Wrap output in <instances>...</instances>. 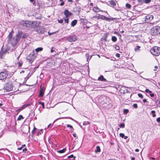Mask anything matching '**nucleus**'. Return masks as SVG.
I'll use <instances>...</instances> for the list:
<instances>
[{
  "label": "nucleus",
  "instance_id": "nucleus-1",
  "mask_svg": "<svg viewBox=\"0 0 160 160\" xmlns=\"http://www.w3.org/2000/svg\"><path fill=\"white\" fill-rule=\"evenodd\" d=\"M14 86V82L12 79H9L6 82L4 89L7 92H10L13 90Z\"/></svg>",
  "mask_w": 160,
  "mask_h": 160
},
{
  "label": "nucleus",
  "instance_id": "nucleus-2",
  "mask_svg": "<svg viewBox=\"0 0 160 160\" xmlns=\"http://www.w3.org/2000/svg\"><path fill=\"white\" fill-rule=\"evenodd\" d=\"M23 33L22 32H19L15 36L13 37L10 40L11 44L13 46H15L19 42Z\"/></svg>",
  "mask_w": 160,
  "mask_h": 160
},
{
  "label": "nucleus",
  "instance_id": "nucleus-3",
  "mask_svg": "<svg viewBox=\"0 0 160 160\" xmlns=\"http://www.w3.org/2000/svg\"><path fill=\"white\" fill-rule=\"evenodd\" d=\"M11 74L5 70L0 72V80L5 81L6 79L11 77Z\"/></svg>",
  "mask_w": 160,
  "mask_h": 160
},
{
  "label": "nucleus",
  "instance_id": "nucleus-4",
  "mask_svg": "<svg viewBox=\"0 0 160 160\" xmlns=\"http://www.w3.org/2000/svg\"><path fill=\"white\" fill-rule=\"evenodd\" d=\"M98 102L102 104L104 103L108 104L110 103L111 100L110 98L107 96H102L99 98Z\"/></svg>",
  "mask_w": 160,
  "mask_h": 160
},
{
  "label": "nucleus",
  "instance_id": "nucleus-5",
  "mask_svg": "<svg viewBox=\"0 0 160 160\" xmlns=\"http://www.w3.org/2000/svg\"><path fill=\"white\" fill-rule=\"evenodd\" d=\"M150 51L152 55L156 56H158L160 54V48L157 46L152 48Z\"/></svg>",
  "mask_w": 160,
  "mask_h": 160
},
{
  "label": "nucleus",
  "instance_id": "nucleus-6",
  "mask_svg": "<svg viewBox=\"0 0 160 160\" xmlns=\"http://www.w3.org/2000/svg\"><path fill=\"white\" fill-rule=\"evenodd\" d=\"M151 34L152 36H157L160 33V27L158 26H155L153 27L151 30Z\"/></svg>",
  "mask_w": 160,
  "mask_h": 160
},
{
  "label": "nucleus",
  "instance_id": "nucleus-7",
  "mask_svg": "<svg viewBox=\"0 0 160 160\" xmlns=\"http://www.w3.org/2000/svg\"><path fill=\"white\" fill-rule=\"evenodd\" d=\"M23 25L27 27L34 28L37 26V23L35 21L32 22L30 21H27L23 24Z\"/></svg>",
  "mask_w": 160,
  "mask_h": 160
},
{
  "label": "nucleus",
  "instance_id": "nucleus-8",
  "mask_svg": "<svg viewBox=\"0 0 160 160\" xmlns=\"http://www.w3.org/2000/svg\"><path fill=\"white\" fill-rule=\"evenodd\" d=\"M36 57V55L34 54V52H32L27 58V59L31 63H32Z\"/></svg>",
  "mask_w": 160,
  "mask_h": 160
},
{
  "label": "nucleus",
  "instance_id": "nucleus-9",
  "mask_svg": "<svg viewBox=\"0 0 160 160\" xmlns=\"http://www.w3.org/2000/svg\"><path fill=\"white\" fill-rule=\"evenodd\" d=\"M67 40L68 42H73L77 40V37L76 35H72L67 37Z\"/></svg>",
  "mask_w": 160,
  "mask_h": 160
},
{
  "label": "nucleus",
  "instance_id": "nucleus-10",
  "mask_svg": "<svg viewBox=\"0 0 160 160\" xmlns=\"http://www.w3.org/2000/svg\"><path fill=\"white\" fill-rule=\"evenodd\" d=\"M118 90H119L121 93H124L126 92L125 91L124 89H125V87L121 85H118L117 88Z\"/></svg>",
  "mask_w": 160,
  "mask_h": 160
},
{
  "label": "nucleus",
  "instance_id": "nucleus-11",
  "mask_svg": "<svg viewBox=\"0 0 160 160\" xmlns=\"http://www.w3.org/2000/svg\"><path fill=\"white\" fill-rule=\"evenodd\" d=\"M7 50L6 49H2L0 52V58H2L3 56L5 55L7 52Z\"/></svg>",
  "mask_w": 160,
  "mask_h": 160
},
{
  "label": "nucleus",
  "instance_id": "nucleus-12",
  "mask_svg": "<svg viewBox=\"0 0 160 160\" xmlns=\"http://www.w3.org/2000/svg\"><path fill=\"white\" fill-rule=\"evenodd\" d=\"M145 19L146 22L151 21L153 19V17L152 15H148L145 17Z\"/></svg>",
  "mask_w": 160,
  "mask_h": 160
},
{
  "label": "nucleus",
  "instance_id": "nucleus-13",
  "mask_svg": "<svg viewBox=\"0 0 160 160\" xmlns=\"http://www.w3.org/2000/svg\"><path fill=\"white\" fill-rule=\"evenodd\" d=\"M59 107L61 111H62V113L68 110V108L66 107L65 106L64 104L61 105L59 106Z\"/></svg>",
  "mask_w": 160,
  "mask_h": 160
},
{
  "label": "nucleus",
  "instance_id": "nucleus-14",
  "mask_svg": "<svg viewBox=\"0 0 160 160\" xmlns=\"http://www.w3.org/2000/svg\"><path fill=\"white\" fill-rule=\"evenodd\" d=\"M64 14L65 15L66 18H68V17L72 15V13L69 12L68 10H66L64 11Z\"/></svg>",
  "mask_w": 160,
  "mask_h": 160
},
{
  "label": "nucleus",
  "instance_id": "nucleus-15",
  "mask_svg": "<svg viewBox=\"0 0 160 160\" xmlns=\"http://www.w3.org/2000/svg\"><path fill=\"white\" fill-rule=\"evenodd\" d=\"M98 80L102 82L106 81V80L105 79L102 75H101L98 78Z\"/></svg>",
  "mask_w": 160,
  "mask_h": 160
},
{
  "label": "nucleus",
  "instance_id": "nucleus-16",
  "mask_svg": "<svg viewBox=\"0 0 160 160\" xmlns=\"http://www.w3.org/2000/svg\"><path fill=\"white\" fill-rule=\"evenodd\" d=\"M44 89L42 88H41L39 91V96L42 97L44 94Z\"/></svg>",
  "mask_w": 160,
  "mask_h": 160
},
{
  "label": "nucleus",
  "instance_id": "nucleus-17",
  "mask_svg": "<svg viewBox=\"0 0 160 160\" xmlns=\"http://www.w3.org/2000/svg\"><path fill=\"white\" fill-rule=\"evenodd\" d=\"M77 23V20H73L71 23V26L72 27L74 26Z\"/></svg>",
  "mask_w": 160,
  "mask_h": 160
},
{
  "label": "nucleus",
  "instance_id": "nucleus-18",
  "mask_svg": "<svg viewBox=\"0 0 160 160\" xmlns=\"http://www.w3.org/2000/svg\"><path fill=\"white\" fill-rule=\"evenodd\" d=\"M93 10L95 12H98L100 11V9L97 7H94L93 8Z\"/></svg>",
  "mask_w": 160,
  "mask_h": 160
},
{
  "label": "nucleus",
  "instance_id": "nucleus-19",
  "mask_svg": "<svg viewBox=\"0 0 160 160\" xmlns=\"http://www.w3.org/2000/svg\"><path fill=\"white\" fill-rule=\"evenodd\" d=\"M109 2H110V4L113 6H115L116 5V3L114 1L111 0V1H110Z\"/></svg>",
  "mask_w": 160,
  "mask_h": 160
},
{
  "label": "nucleus",
  "instance_id": "nucleus-20",
  "mask_svg": "<svg viewBox=\"0 0 160 160\" xmlns=\"http://www.w3.org/2000/svg\"><path fill=\"white\" fill-rule=\"evenodd\" d=\"M108 33H106L104 34V35L103 36V37L104 38V39L105 41H107V37L108 35Z\"/></svg>",
  "mask_w": 160,
  "mask_h": 160
},
{
  "label": "nucleus",
  "instance_id": "nucleus-21",
  "mask_svg": "<svg viewBox=\"0 0 160 160\" xmlns=\"http://www.w3.org/2000/svg\"><path fill=\"white\" fill-rule=\"evenodd\" d=\"M66 150V149L65 148L63 149L62 150H60L59 151H58L57 152L59 153H62L64 152Z\"/></svg>",
  "mask_w": 160,
  "mask_h": 160
},
{
  "label": "nucleus",
  "instance_id": "nucleus-22",
  "mask_svg": "<svg viewBox=\"0 0 160 160\" xmlns=\"http://www.w3.org/2000/svg\"><path fill=\"white\" fill-rule=\"evenodd\" d=\"M43 50V48L41 47L35 49V51L37 52L41 51Z\"/></svg>",
  "mask_w": 160,
  "mask_h": 160
},
{
  "label": "nucleus",
  "instance_id": "nucleus-23",
  "mask_svg": "<svg viewBox=\"0 0 160 160\" xmlns=\"http://www.w3.org/2000/svg\"><path fill=\"white\" fill-rule=\"evenodd\" d=\"M112 40L113 42H116L117 41V38L115 36H112Z\"/></svg>",
  "mask_w": 160,
  "mask_h": 160
},
{
  "label": "nucleus",
  "instance_id": "nucleus-24",
  "mask_svg": "<svg viewBox=\"0 0 160 160\" xmlns=\"http://www.w3.org/2000/svg\"><path fill=\"white\" fill-rule=\"evenodd\" d=\"M100 147L99 146H97L96 147V150H95V152L97 153L98 152H100Z\"/></svg>",
  "mask_w": 160,
  "mask_h": 160
},
{
  "label": "nucleus",
  "instance_id": "nucleus-25",
  "mask_svg": "<svg viewBox=\"0 0 160 160\" xmlns=\"http://www.w3.org/2000/svg\"><path fill=\"white\" fill-rule=\"evenodd\" d=\"M140 46H137L136 47L134 48V51L136 52H137L139 50L140 48Z\"/></svg>",
  "mask_w": 160,
  "mask_h": 160
},
{
  "label": "nucleus",
  "instance_id": "nucleus-26",
  "mask_svg": "<svg viewBox=\"0 0 160 160\" xmlns=\"http://www.w3.org/2000/svg\"><path fill=\"white\" fill-rule=\"evenodd\" d=\"M142 2L146 3H148L151 2V0H142Z\"/></svg>",
  "mask_w": 160,
  "mask_h": 160
},
{
  "label": "nucleus",
  "instance_id": "nucleus-27",
  "mask_svg": "<svg viewBox=\"0 0 160 160\" xmlns=\"http://www.w3.org/2000/svg\"><path fill=\"white\" fill-rule=\"evenodd\" d=\"M115 18H107V19L106 20L107 21H113L115 20Z\"/></svg>",
  "mask_w": 160,
  "mask_h": 160
},
{
  "label": "nucleus",
  "instance_id": "nucleus-28",
  "mask_svg": "<svg viewBox=\"0 0 160 160\" xmlns=\"http://www.w3.org/2000/svg\"><path fill=\"white\" fill-rule=\"evenodd\" d=\"M22 61H20L18 62V67L20 68V67L22 65Z\"/></svg>",
  "mask_w": 160,
  "mask_h": 160
},
{
  "label": "nucleus",
  "instance_id": "nucleus-29",
  "mask_svg": "<svg viewBox=\"0 0 160 160\" xmlns=\"http://www.w3.org/2000/svg\"><path fill=\"white\" fill-rule=\"evenodd\" d=\"M23 119V117L22 115H20L17 119V120H20Z\"/></svg>",
  "mask_w": 160,
  "mask_h": 160
},
{
  "label": "nucleus",
  "instance_id": "nucleus-30",
  "mask_svg": "<svg viewBox=\"0 0 160 160\" xmlns=\"http://www.w3.org/2000/svg\"><path fill=\"white\" fill-rule=\"evenodd\" d=\"M12 32H13V31H12L9 34L8 36V37L9 38V40H10L11 39V38H12Z\"/></svg>",
  "mask_w": 160,
  "mask_h": 160
},
{
  "label": "nucleus",
  "instance_id": "nucleus-31",
  "mask_svg": "<svg viewBox=\"0 0 160 160\" xmlns=\"http://www.w3.org/2000/svg\"><path fill=\"white\" fill-rule=\"evenodd\" d=\"M101 17L100 18V19H101L103 20H106L107 19V18L106 17H105L103 15H101Z\"/></svg>",
  "mask_w": 160,
  "mask_h": 160
},
{
  "label": "nucleus",
  "instance_id": "nucleus-32",
  "mask_svg": "<svg viewBox=\"0 0 160 160\" xmlns=\"http://www.w3.org/2000/svg\"><path fill=\"white\" fill-rule=\"evenodd\" d=\"M151 113L152 114V117H155L156 116V115L155 114V111L154 110H152L151 112Z\"/></svg>",
  "mask_w": 160,
  "mask_h": 160
},
{
  "label": "nucleus",
  "instance_id": "nucleus-33",
  "mask_svg": "<svg viewBox=\"0 0 160 160\" xmlns=\"http://www.w3.org/2000/svg\"><path fill=\"white\" fill-rule=\"evenodd\" d=\"M28 36V35L27 34L24 33L23 36H22V38L23 39H25Z\"/></svg>",
  "mask_w": 160,
  "mask_h": 160
},
{
  "label": "nucleus",
  "instance_id": "nucleus-34",
  "mask_svg": "<svg viewBox=\"0 0 160 160\" xmlns=\"http://www.w3.org/2000/svg\"><path fill=\"white\" fill-rule=\"evenodd\" d=\"M145 91L146 93H148L149 94L152 92V91L149 90L148 89H146Z\"/></svg>",
  "mask_w": 160,
  "mask_h": 160
},
{
  "label": "nucleus",
  "instance_id": "nucleus-35",
  "mask_svg": "<svg viewBox=\"0 0 160 160\" xmlns=\"http://www.w3.org/2000/svg\"><path fill=\"white\" fill-rule=\"evenodd\" d=\"M125 127V124L124 123L120 124L119 125V127L120 128H124Z\"/></svg>",
  "mask_w": 160,
  "mask_h": 160
},
{
  "label": "nucleus",
  "instance_id": "nucleus-36",
  "mask_svg": "<svg viewBox=\"0 0 160 160\" xmlns=\"http://www.w3.org/2000/svg\"><path fill=\"white\" fill-rule=\"evenodd\" d=\"M73 158V160L75 158V157H74V156L73 155H72V154L71 155L68 156V158Z\"/></svg>",
  "mask_w": 160,
  "mask_h": 160
},
{
  "label": "nucleus",
  "instance_id": "nucleus-37",
  "mask_svg": "<svg viewBox=\"0 0 160 160\" xmlns=\"http://www.w3.org/2000/svg\"><path fill=\"white\" fill-rule=\"evenodd\" d=\"M126 7L128 8H130L131 7V5L128 3H127L126 5Z\"/></svg>",
  "mask_w": 160,
  "mask_h": 160
},
{
  "label": "nucleus",
  "instance_id": "nucleus-38",
  "mask_svg": "<svg viewBox=\"0 0 160 160\" xmlns=\"http://www.w3.org/2000/svg\"><path fill=\"white\" fill-rule=\"evenodd\" d=\"M39 104L41 105L42 106L43 108H44V102H38Z\"/></svg>",
  "mask_w": 160,
  "mask_h": 160
},
{
  "label": "nucleus",
  "instance_id": "nucleus-39",
  "mask_svg": "<svg viewBox=\"0 0 160 160\" xmlns=\"http://www.w3.org/2000/svg\"><path fill=\"white\" fill-rule=\"evenodd\" d=\"M138 96L140 98H143V96L142 95L141 93H139L138 94Z\"/></svg>",
  "mask_w": 160,
  "mask_h": 160
},
{
  "label": "nucleus",
  "instance_id": "nucleus-40",
  "mask_svg": "<svg viewBox=\"0 0 160 160\" xmlns=\"http://www.w3.org/2000/svg\"><path fill=\"white\" fill-rule=\"evenodd\" d=\"M132 106L134 107V108H138V105L136 103H135V104H134L133 105H132Z\"/></svg>",
  "mask_w": 160,
  "mask_h": 160
},
{
  "label": "nucleus",
  "instance_id": "nucleus-41",
  "mask_svg": "<svg viewBox=\"0 0 160 160\" xmlns=\"http://www.w3.org/2000/svg\"><path fill=\"white\" fill-rule=\"evenodd\" d=\"M119 136L120 137H121L122 138H124V134L122 133H120L119 134Z\"/></svg>",
  "mask_w": 160,
  "mask_h": 160
},
{
  "label": "nucleus",
  "instance_id": "nucleus-42",
  "mask_svg": "<svg viewBox=\"0 0 160 160\" xmlns=\"http://www.w3.org/2000/svg\"><path fill=\"white\" fill-rule=\"evenodd\" d=\"M93 18H97L98 19H100V17H99V15L98 16H95L93 17Z\"/></svg>",
  "mask_w": 160,
  "mask_h": 160
},
{
  "label": "nucleus",
  "instance_id": "nucleus-43",
  "mask_svg": "<svg viewBox=\"0 0 160 160\" xmlns=\"http://www.w3.org/2000/svg\"><path fill=\"white\" fill-rule=\"evenodd\" d=\"M29 105V104H24L23 105L22 107H23V108L24 109L27 107Z\"/></svg>",
  "mask_w": 160,
  "mask_h": 160
},
{
  "label": "nucleus",
  "instance_id": "nucleus-44",
  "mask_svg": "<svg viewBox=\"0 0 160 160\" xmlns=\"http://www.w3.org/2000/svg\"><path fill=\"white\" fill-rule=\"evenodd\" d=\"M115 48L116 50H119V47L118 46H116Z\"/></svg>",
  "mask_w": 160,
  "mask_h": 160
},
{
  "label": "nucleus",
  "instance_id": "nucleus-45",
  "mask_svg": "<svg viewBox=\"0 0 160 160\" xmlns=\"http://www.w3.org/2000/svg\"><path fill=\"white\" fill-rule=\"evenodd\" d=\"M58 21L59 23H62L63 22V20L62 19L58 20Z\"/></svg>",
  "mask_w": 160,
  "mask_h": 160
},
{
  "label": "nucleus",
  "instance_id": "nucleus-46",
  "mask_svg": "<svg viewBox=\"0 0 160 160\" xmlns=\"http://www.w3.org/2000/svg\"><path fill=\"white\" fill-rule=\"evenodd\" d=\"M128 110L127 109H125L124 110V112L125 113H127L128 112Z\"/></svg>",
  "mask_w": 160,
  "mask_h": 160
},
{
  "label": "nucleus",
  "instance_id": "nucleus-47",
  "mask_svg": "<svg viewBox=\"0 0 160 160\" xmlns=\"http://www.w3.org/2000/svg\"><path fill=\"white\" fill-rule=\"evenodd\" d=\"M64 21H65V22L66 23H68V18L64 19Z\"/></svg>",
  "mask_w": 160,
  "mask_h": 160
},
{
  "label": "nucleus",
  "instance_id": "nucleus-48",
  "mask_svg": "<svg viewBox=\"0 0 160 160\" xmlns=\"http://www.w3.org/2000/svg\"><path fill=\"white\" fill-rule=\"evenodd\" d=\"M157 122L159 123H160V118L159 117V118H157Z\"/></svg>",
  "mask_w": 160,
  "mask_h": 160
},
{
  "label": "nucleus",
  "instance_id": "nucleus-49",
  "mask_svg": "<svg viewBox=\"0 0 160 160\" xmlns=\"http://www.w3.org/2000/svg\"><path fill=\"white\" fill-rule=\"evenodd\" d=\"M114 33L115 34H117L118 35H119L120 37L121 36V35H120L118 32H116V31H115L114 32Z\"/></svg>",
  "mask_w": 160,
  "mask_h": 160
},
{
  "label": "nucleus",
  "instance_id": "nucleus-50",
  "mask_svg": "<svg viewBox=\"0 0 160 160\" xmlns=\"http://www.w3.org/2000/svg\"><path fill=\"white\" fill-rule=\"evenodd\" d=\"M150 95L151 97L153 98L154 96V94L153 93H150Z\"/></svg>",
  "mask_w": 160,
  "mask_h": 160
},
{
  "label": "nucleus",
  "instance_id": "nucleus-51",
  "mask_svg": "<svg viewBox=\"0 0 160 160\" xmlns=\"http://www.w3.org/2000/svg\"><path fill=\"white\" fill-rule=\"evenodd\" d=\"M116 56L118 58H119L120 56V55L119 53H117L116 54Z\"/></svg>",
  "mask_w": 160,
  "mask_h": 160
},
{
  "label": "nucleus",
  "instance_id": "nucleus-52",
  "mask_svg": "<svg viewBox=\"0 0 160 160\" xmlns=\"http://www.w3.org/2000/svg\"><path fill=\"white\" fill-rule=\"evenodd\" d=\"M67 126L68 127H69V128H72V126H71V125H70L69 124H67Z\"/></svg>",
  "mask_w": 160,
  "mask_h": 160
},
{
  "label": "nucleus",
  "instance_id": "nucleus-53",
  "mask_svg": "<svg viewBox=\"0 0 160 160\" xmlns=\"http://www.w3.org/2000/svg\"><path fill=\"white\" fill-rule=\"evenodd\" d=\"M36 129V128L35 127H34V128L33 129L32 131V133H34L35 132V130Z\"/></svg>",
  "mask_w": 160,
  "mask_h": 160
},
{
  "label": "nucleus",
  "instance_id": "nucleus-54",
  "mask_svg": "<svg viewBox=\"0 0 160 160\" xmlns=\"http://www.w3.org/2000/svg\"><path fill=\"white\" fill-rule=\"evenodd\" d=\"M158 68V67L157 66H155L154 67L155 69H154V71H156L157 70L156 69Z\"/></svg>",
  "mask_w": 160,
  "mask_h": 160
},
{
  "label": "nucleus",
  "instance_id": "nucleus-55",
  "mask_svg": "<svg viewBox=\"0 0 160 160\" xmlns=\"http://www.w3.org/2000/svg\"><path fill=\"white\" fill-rule=\"evenodd\" d=\"M64 2H62L61 3H60V5L61 6H62V5H64Z\"/></svg>",
  "mask_w": 160,
  "mask_h": 160
},
{
  "label": "nucleus",
  "instance_id": "nucleus-56",
  "mask_svg": "<svg viewBox=\"0 0 160 160\" xmlns=\"http://www.w3.org/2000/svg\"><path fill=\"white\" fill-rule=\"evenodd\" d=\"M143 101L144 103H145L147 102V100L146 99H144L143 100Z\"/></svg>",
  "mask_w": 160,
  "mask_h": 160
},
{
  "label": "nucleus",
  "instance_id": "nucleus-57",
  "mask_svg": "<svg viewBox=\"0 0 160 160\" xmlns=\"http://www.w3.org/2000/svg\"><path fill=\"white\" fill-rule=\"evenodd\" d=\"M27 150V149L26 148H24L23 149V152H25Z\"/></svg>",
  "mask_w": 160,
  "mask_h": 160
},
{
  "label": "nucleus",
  "instance_id": "nucleus-58",
  "mask_svg": "<svg viewBox=\"0 0 160 160\" xmlns=\"http://www.w3.org/2000/svg\"><path fill=\"white\" fill-rule=\"evenodd\" d=\"M73 136L74 137H76V135L75 133H74L73 134Z\"/></svg>",
  "mask_w": 160,
  "mask_h": 160
},
{
  "label": "nucleus",
  "instance_id": "nucleus-59",
  "mask_svg": "<svg viewBox=\"0 0 160 160\" xmlns=\"http://www.w3.org/2000/svg\"><path fill=\"white\" fill-rule=\"evenodd\" d=\"M23 107H21L19 109V110H20V111H21L22 110V109H23Z\"/></svg>",
  "mask_w": 160,
  "mask_h": 160
},
{
  "label": "nucleus",
  "instance_id": "nucleus-60",
  "mask_svg": "<svg viewBox=\"0 0 160 160\" xmlns=\"http://www.w3.org/2000/svg\"><path fill=\"white\" fill-rule=\"evenodd\" d=\"M135 151L136 152H139V150L138 149H135Z\"/></svg>",
  "mask_w": 160,
  "mask_h": 160
},
{
  "label": "nucleus",
  "instance_id": "nucleus-61",
  "mask_svg": "<svg viewBox=\"0 0 160 160\" xmlns=\"http://www.w3.org/2000/svg\"><path fill=\"white\" fill-rule=\"evenodd\" d=\"M53 48L52 47V49H51V51H50L51 52H53Z\"/></svg>",
  "mask_w": 160,
  "mask_h": 160
},
{
  "label": "nucleus",
  "instance_id": "nucleus-62",
  "mask_svg": "<svg viewBox=\"0 0 160 160\" xmlns=\"http://www.w3.org/2000/svg\"><path fill=\"white\" fill-rule=\"evenodd\" d=\"M124 138L125 139H126L128 138V136H124Z\"/></svg>",
  "mask_w": 160,
  "mask_h": 160
},
{
  "label": "nucleus",
  "instance_id": "nucleus-63",
  "mask_svg": "<svg viewBox=\"0 0 160 160\" xmlns=\"http://www.w3.org/2000/svg\"><path fill=\"white\" fill-rule=\"evenodd\" d=\"M22 147H20V148H18V150H21L22 149Z\"/></svg>",
  "mask_w": 160,
  "mask_h": 160
},
{
  "label": "nucleus",
  "instance_id": "nucleus-64",
  "mask_svg": "<svg viewBox=\"0 0 160 160\" xmlns=\"http://www.w3.org/2000/svg\"><path fill=\"white\" fill-rule=\"evenodd\" d=\"M135 158L134 157H132L131 158V160H135Z\"/></svg>",
  "mask_w": 160,
  "mask_h": 160
}]
</instances>
